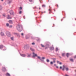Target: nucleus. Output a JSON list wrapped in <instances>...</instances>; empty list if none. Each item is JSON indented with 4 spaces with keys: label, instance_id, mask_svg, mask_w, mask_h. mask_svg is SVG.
Here are the masks:
<instances>
[{
    "label": "nucleus",
    "instance_id": "nucleus-15",
    "mask_svg": "<svg viewBox=\"0 0 76 76\" xmlns=\"http://www.w3.org/2000/svg\"><path fill=\"white\" fill-rule=\"evenodd\" d=\"M69 56H70V54H69V53H66V56L67 57H68Z\"/></svg>",
    "mask_w": 76,
    "mask_h": 76
},
{
    "label": "nucleus",
    "instance_id": "nucleus-20",
    "mask_svg": "<svg viewBox=\"0 0 76 76\" xmlns=\"http://www.w3.org/2000/svg\"><path fill=\"white\" fill-rule=\"evenodd\" d=\"M30 50H31L32 51H34V50L33 49H32V48H30Z\"/></svg>",
    "mask_w": 76,
    "mask_h": 76
},
{
    "label": "nucleus",
    "instance_id": "nucleus-1",
    "mask_svg": "<svg viewBox=\"0 0 76 76\" xmlns=\"http://www.w3.org/2000/svg\"><path fill=\"white\" fill-rule=\"evenodd\" d=\"M17 29L18 31L21 32L22 31V26L21 25H19L17 26Z\"/></svg>",
    "mask_w": 76,
    "mask_h": 76
},
{
    "label": "nucleus",
    "instance_id": "nucleus-8",
    "mask_svg": "<svg viewBox=\"0 0 76 76\" xmlns=\"http://www.w3.org/2000/svg\"><path fill=\"white\" fill-rule=\"evenodd\" d=\"M50 50H54V47H50Z\"/></svg>",
    "mask_w": 76,
    "mask_h": 76
},
{
    "label": "nucleus",
    "instance_id": "nucleus-22",
    "mask_svg": "<svg viewBox=\"0 0 76 76\" xmlns=\"http://www.w3.org/2000/svg\"><path fill=\"white\" fill-rule=\"evenodd\" d=\"M29 38V37H28V36H26V39H28V38Z\"/></svg>",
    "mask_w": 76,
    "mask_h": 76
},
{
    "label": "nucleus",
    "instance_id": "nucleus-49",
    "mask_svg": "<svg viewBox=\"0 0 76 76\" xmlns=\"http://www.w3.org/2000/svg\"><path fill=\"white\" fill-rule=\"evenodd\" d=\"M3 16H4V17H5V15H3Z\"/></svg>",
    "mask_w": 76,
    "mask_h": 76
},
{
    "label": "nucleus",
    "instance_id": "nucleus-19",
    "mask_svg": "<svg viewBox=\"0 0 76 76\" xmlns=\"http://www.w3.org/2000/svg\"><path fill=\"white\" fill-rule=\"evenodd\" d=\"M3 47V45H1L0 46V48H1H1H2Z\"/></svg>",
    "mask_w": 76,
    "mask_h": 76
},
{
    "label": "nucleus",
    "instance_id": "nucleus-17",
    "mask_svg": "<svg viewBox=\"0 0 76 76\" xmlns=\"http://www.w3.org/2000/svg\"><path fill=\"white\" fill-rule=\"evenodd\" d=\"M65 69L66 71H68V70H69V68H68V67L65 68Z\"/></svg>",
    "mask_w": 76,
    "mask_h": 76
},
{
    "label": "nucleus",
    "instance_id": "nucleus-35",
    "mask_svg": "<svg viewBox=\"0 0 76 76\" xmlns=\"http://www.w3.org/2000/svg\"><path fill=\"white\" fill-rule=\"evenodd\" d=\"M9 28H12V26L11 25L9 26Z\"/></svg>",
    "mask_w": 76,
    "mask_h": 76
},
{
    "label": "nucleus",
    "instance_id": "nucleus-13",
    "mask_svg": "<svg viewBox=\"0 0 76 76\" xmlns=\"http://www.w3.org/2000/svg\"><path fill=\"white\" fill-rule=\"evenodd\" d=\"M6 76H10V75L8 73H7L6 74Z\"/></svg>",
    "mask_w": 76,
    "mask_h": 76
},
{
    "label": "nucleus",
    "instance_id": "nucleus-31",
    "mask_svg": "<svg viewBox=\"0 0 76 76\" xmlns=\"http://www.w3.org/2000/svg\"><path fill=\"white\" fill-rule=\"evenodd\" d=\"M21 35L22 37H23V33H21Z\"/></svg>",
    "mask_w": 76,
    "mask_h": 76
},
{
    "label": "nucleus",
    "instance_id": "nucleus-33",
    "mask_svg": "<svg viewBox=\"0 0 76 76\" xmlns=\"http://www.w3.org/2000/svg\"><path fill=\"white\" fill-rule=\"evenodd\" d=\"M7 19H12V17H8Z\"/></svg>",
    "mask_w": 76,
    "mask_h": 76
},
{
    "label": "nucleus",
    "instance_id": "nucleus-46",
    "mask_svg": "<svg viewBox=\"0 0 76 76\" xmlns=\"http://www.w3.org/2000/svg\"><path fill=\"white\" fill-rule=\"evenodd\" d=\"M57 63H59V61H57Z\"/></svg>",
    "mask_w": 76,
    "mask_h": 76
},
{
    "label": "nucleus",
    "instance_id": "nucleus-53",
    "mask_svg": "<svg viewBox=\"0 0 76 76\" xmlns=\"http://www.w3.org/2000/svg\"><path fill=\"white\" fill-rule=\"evenodd\" d=\"M39 1H40V2L41 3V1L40 0H39Z\"/></svg>",
    "mask_w": 76,
    "mask_h": 76
},
{
    "label": "nucleus",
    "instance_id": "nucleus-57",
    "mask_svg": "<svg viewBox=\"0 0 76 76\" xmlns=\"http://www.w3.org/2000/svg\"><path fill=\"white\" fill-rule=\"evenodd\" d=\"M33 9H35V8H33Z\"/></svg>",
    "mask_w": 76,
    "mask_h": 76
},
{
    "label": "nucleus",
    "instance_id": "nucleus-29",
    "mask_svg": "<svg viewBox=\"0 0 76 76\" xmlns=\"http://www.w3.org/2000/svg\"><path fill=\"white\" fill-rule=\"evenodd\" d=\"M58 48H56V51H58Z\"/></svg>",
    "mask_w": 76,
    "mask_h": 76
},
{
    "label": "nucleus",
    "instance_id": "nucleus-23",
    "mask_svg": "<svg viewBox=\"0 0 76 76\" xmlns=\"http://www.w3.org/2000/svg\"><path fill=\"white\" fill-rule=\"evenodd\" d=\"M62 56L63 57H64L65 56V53H62Z\"/></svg>",
    "mask_w": 76,
    "mask_h": 76
},
{
    "label": "nucleus",
    "instance_id": "nucleus-38",
    "mask_svg": "<svg viewBox=\"0 0 76 76\" xmlns=\"http://www.w3.org/2000/svg\"><path fill=\"white\" fill-rule=\"evenodd\" d=\"M22 7H20V10H22Z\"/></svg>",
    "mask_w": 76,
    "mask_h": 76
},
{
    "label": "nucleus",
    "instance_id": "nucleus-18",
    "mask_svg": "<svg viewBox=\"0 0 76 76\" xmlns=\"http://www.w3.org/2000/svg\"><path fill=\"white\" fill-rule=\"evenodd\" d=\"M42 6L43 7H45V5L43 4L42 5Z\"/></svg>",
    "mask_w": 76,
    "mask_h": 76
},
{
    "label": "nucleus",
    "instance_id": "nucleus-44",
    "mask_svg": "<svg viewBox=\"0 0 76 76\" xmlns=\"http://www.w3.org/2000/svg\"><path fill=\"white\" fill-rule=\"evenodd\" d=\"M54 66H56V67L57 66H56V64H54Z\"/></svg>",
    "mask_w": 76,
    "mask_h": 76
},
{
    "label": "nucleus",
    "instance_id": "nucleus-52",
    "mask_svg": "<svg viewBox=\"0 0 76 76\" xmlns=\"http://www.w3.org/2000/svg\"><path fill=\"white\" fill-rule=\"evenodd\" d=\"M8 17H9V16H10V15H8Z\"/></svg>",
    "mask_w": 76,
    "mask_h": 76
},
{
    "label": "nucleus",
    "instance_id": "nucleus-25",
    "mask_svg": "<svg viewBox=\"0 0 76 76\" xmlns=\"http://www.w3.org/2000/svg\"><path fill=\"white\" fill-rule=\"evenodd\" d=\"M38 58H39V59L40 60H41V58L39 56H37Z\"/></svg>",
    "mask_w": 76,
    "mask_h": 76
},
{
    "label": "nucleus",
    "instance_id": "nucleus-50",
    "mask_svg": "<svg viewBox=\"0 0 76 76\" xmlns=\"http://www.w3.org/2000/svg\"><path fill=\"white\" fill-rule=\"evenodd\" d=\"M54 12H56V10H55V9H54Z\"/></svg>",
    "mask_w": 76,
    "mask_h": 76
},
{
    "label": "nucleus",
    "instance_id": "nucleus-48",
    "mask_svg": "<svg viewBox=\"0 0 76 76\" xmlns=\"http://www.w3.org/2000/svg\"><path fill=\"white\" fill-rule=\"evenodd\" d=\"M39 10H40L41 9V8L39 7Z\"/></svg>",
    "mask_w": 76,
    "mask_h": 76
},
{
    "label": "nucleus",
    "instance_id": "nucleus-43",
    "mask_svg": "<svg viewBox=\"0 0 76 76\" xmlns=\"http://www.w3.org/2000/svg\"><path fill=\"white\" fill-rule=\"evenodd\" d=\"M56 68H57V69H58V67L57 66H56Z\"/></svg>",
    "mask_w": 76,
    "mask_h": 76
},
{
    "label": "nucleus",
    "instance_id": "nucleus-7",
    "mask_svg": "<svg viewBox=\"0 0 76 76\" xmlns=\"http://www.w3.org/2000/svg\"><path fill=\"white\" fill-rule=\"evenodd\" d=\"M20 56L22 57H25L26 56V55L23 54H21Z\"/></svg>",
    "mask_w": 76,
    "mask_h": 76
},
{
    "label": "nucleus",
    "instance_id": "nucleus-14",
    "mask_svg": "<svg viewBox=\"0 0 76 76\" xmlns=\"http://www.w3.org/2000/svg\"><path fill=\"white\" fill-rule=\"evenodd\" d=\"M9 23H12V21L11 20H10L9 21Z\"/></svg>",
    "mask_w": 76,
    "mask_h": 76
},
{
    "label": "nucleus",
    "instance_id": "nucleus-28",
    "mask_svg": "<svg viewBox=\"0 0 76 76\" xmlns=\"http://www.w3.org/2000/svg\"><path fill=\"white\" fill-rule=\"evenodd\" d=\"M22 11H20L19 12V14H21L22 13Z\"/></svg>",
    "mask_w": 76,
    "mask_h": 76
},
{
    "label": "nucleus",
    "instance_id": "nucleus-9",
    "mask_svg": "<svg viewBox=\"0 0 76 76\" xmlns=\"http://www.w3.org/2000/svg\"><path fill=\"white\" fill-rule=\"evenodd\" d=\"M63 68L62 69V70L64 71V69H65V66H64V65H63Z\"/></svg>",
    "mask_w": 76,
    "mask_h": 76
},
{
    "label": "nucleus",
    "instance_id": "nucleus-47",
    "mask_svg": "<svg viewBox=\"0 0 76 76\" xmlns=\"http://www.w3.org/2000/svg\"><path fill=\"white\" fill-rule=\"evenodd\" d=\"M14 34H16L17 35H18V34L16 33H14Z\"/></svg>",
    "mask_w": 76,
    "mask_h": 76
},
{
    "label": "nucleus",
    "instance_id": "nucleus-51",
    "mask_svg": "<svg viewBox=\"0 0 76 76\" xmlns=\"http://www.w3.org/2000/svg\"><path fill=\"white\" fill-rule=\"evenodd\" d=\"M2 1H3V0H1Z\"/></svg>",
    "mask_w": 76,
    "mask_h": 76
},
{
    "label": "nucleus",
    "instance_id": "nucleus-56",
    "mask_svg": "<svg viewBox=\"0 0 76 76\" xmlns=\"http://www.w3.org/2000/svg\"><path fill=\"white\" fill-rule=\"evenodd\" d=\"M75 72H76V70H75Z\"/></svg>",
    "mask_w": 76,
    "mask_h": 76
},
{
    "label": "nucleus",
    "instance_id": "nucleus-58",
    "mask_svg": "<svg viewBox=\"0 0 76 76\" xmlns=\"http://www.w3.org/2000/svg\"><path fill=\"white\" fill-rule=\"evenodd\" d=\"M25 47H26V46H25Z\"/></svg>",
    "mask_w": 76,
    "mask_h": 76
},
{
    "label": "nucleus",
    "instance_id": "nucleus-41",
    "mask_svg": "<svg viewBox=\"0 0 76 76\" xmlns=\"http://www.w3.org/2000/svg\"><path fill=\"white\" fill-rule=\"evenodd\" d=\"M62 63H61V62H60L59 63V64L61 65V64H62Z\"/></svg>",
    "mask_w": 76,
    "mask_h": 76
},
{
    "label": "nucleus",
    "instance_id": "nucleus-55",
    "mask_svg": "<svg viewBox=\"0 0 76 76\" xmlns=\"http://www.w3.org/2000/svg\"><path fill=\"white\" fill-rule=\"evenodd\" d=\"M42 13H44V12H42Z\"/></svg>",
    "mask_w": 76,
    "mask_h": 76
},
{
    "label": "nucleus",
    "instance_id": "nucleus-11",
    "mask_svg": "<svg viewBox=\"0 0 76 76\" xmlns=\"http://www.w3.org/2000/svg\"><path fill=\"white\" fill-rule=\"evenodd\" d=\"M70 61H72V62H73V59H72V58H70L69 59Z\"/></svg>",
    "mask_w": 76,
    "mask_h": 76
},
{
    "label": "nucleus",
    "instance_id": "nucleus-30",
    "mask_svg": "<svg viewBox=\"0 0 76 76\" xmlns=\"http://www.w3.org/2000/svg\"><path fill=\"white\" fill-rule=\"evenodd\" d=\"M11 40H12V41H13V37H11Z\"/></svg>",
    "mask_w": 76,
    "mask_h": 76
},
{
    "label": "nucleus",
    "instance_id": "nucleus-27",
    "mask_svg": "<svg viewBox=\"0 0 76 76\" xmlns=\"http://www.w3.org/2000/svg\"><path fill=\"white\" fill-rule=\"evenodd\" d=\"M2 9V7L1 6H0V10H1Z\"/></svg>",
    "mask_w": 76,
    "mask_h": 76
},
{
    "label": "nucleus",
    "instance_id": "nucleus-4",
    "mask_svg": "<svg viewBox=\"0 0 76 76\" xmlns=\"http://www.w3.org/2000/svg\"><path fill=\"white\" fill-rule=\"evenodd\" d=\"M33 57H35V56H37V54H35L34 53H33Z\"/></svg>",
    "mask_w": 76,
    "mask_h": 76
},
{
    "label": "nucleus",
    "instance_id": "nucleus-16",
    "mask_svg": "<svg viewBox=\"0 0 76 76\" xmlns=\"http://www.w3.org/2000/svg\"><path fill=\"white\" fill-rule=\"evenodd\" d=\"M2 70H3V71H6V68H2Z\"/></svg>",
    "mask_w": 76,
    "mask_h": 76
},
{
    "label": "nucleus",
    "instance_id": "nucleus-45",
    "mask_svg": "<svg viewBox=\"0 0 76 76\" xmlns=\"http://www.w3.org/2000/svg\"><path fill=\"white\" fill-rule=\"evenodd\" d=\"M49 12H50V11H51V10L49 9Z\"/></svg>",
    "mask_w": 76,
    "mask_h": 76
},
{
    "label": "nucleus",
    "instance_id": "nucleus-40",
    "mask_svg": "<svg viewBox=\"0 0 76 76\" xmlns=\"http://www.w3.org/2000/svg\"><path fill=\"white\" fill-rule=\"evenodd\" d=\"M42 59H45V57H42Z\"/></svg>",
    "mask_w": 76,
    "mask_h": 76
},
{
    "label": "nucleus",
    "instance_id": "nucleus-2",
    "mask_svg": "<svg viewBox=\"0 0 76 76\" xmlns=\"http://www.w3.org/2000/svg\"><path fill=\"white\" fill-rule=\"evenodd\" d=\"M52 59L53 60V62L52 61L50 62V64H53V63H56V58H53Z\"/></svg>",
    "mask_w": 76,
    "mask_h": 76
},
{
    "label": "nucleus",
    "instance_id": "nucleus-36",
    "mask_svg": "<svg viewBox=\"0 0 76 76\" xmlns=\"http://www.w3.org/2000/svg\"><path fill=\"white\" fill-rule=\"evenodd\" d=\"M56 6H57V7H58V5L57 4L56 5Z\"/></svg>",
    "mask_w": 76,
    "mask_h": 76
},
{
    "label": "nucleus",
    "instance_id": "nucleus-26",
    "mask_svg": "<svg viewBox=\"0 0 76 76\" xmlns=\"http://www.w3.org/2000/svg\"><path fill=\"white\" fill-rule=\"evenodd\" d=\"M6 26H9V23H7Z\"/></svg>",
    "mask_w": 76,
    "mask_h": 76
},
{
    "label": "nucleus",
    "instance_id": "nucleus-5",
    "mask_svg": "<svg viewBox=\"0 0 76 76\" xmlns=\"http://www.w3.org/2000/svg\"><path fill=\"white\" fill-rule=\"evenodd\" d=\"M0 34L1 36H4V34L3 32H1L0 33Z\"/></svg>",
    "mask_w": 76,
    "mask_h": 76
},
{
    "label": "nucleus",
    "instance_id": "nucleus-54",
    "mask_svg": "<svg viewBox=\"0 0 76 76\" xmlns=\"http://www.w3.org/2000/svg\"><path fill=\"white\" fill-rule=\"evenodd\" d=\"M43 13H45V11L44 12H43Z\"/></svg>",
    "mask_w": 76,
    "mask_h": 76
},
{
    "label": "nucleus",
    "instance_id": "nucleus-6",
    "mask_svg": "<svg viewBox=\"0 0 76 76\" xmlns=\"http://www.w3.org/2000/svg\"><path fill=\"white\" fill-rule=\"evenodd\" d=\"M13 13V11L11 10L10 11V14H11V15H12Z\"/></svg>",
    "mask_w": 76,
    "mask_h": 76
},
{
    "label": "nucleus",
    "instance_id": "nucleus-39",
    "mask_svg": "<svg viewBox=\"0 0 76 76\" xmlns=\"http://www.w3.org/2000/svg\"><path fill=\"white\" fill-rule=\"evenodd\" d=\"M60 69H62V67L61 66H60Z\"/></svg>",
    "mask_w": 76,
    "mask_h": 76
},
{
    "label": "nucleus",
    "instance_id": "nucleus-37",
    "mask_svg": "<svg viewBox=\"0 0 76 76\" xmlns=\"http://www.w3.org/2000/svg\"><path fill=\"white\" fill-rule=\"evenodd\" d=\"M29 1L30 2H32V0H29Z\"/></svg>",
    "mask_w": 76,
    "mask_h": 76
},
{
    "label": "nucleus",
    "instance_id": "nucleus-32",
    "mask_svg": "<svg viewBox=\"0 0 76 76\" xmlns=\"http://www.w3.org/2000/svg\"><path fill=\"white\" fill-rule=\"evenodd\" d=\"M31 55H28V57H31Z\"/></svg>",
    "mask_w": 76,
    "mask_h": 76
},
{
    "label": "nucleus",
    "instance_id": "nucleus-42",
    "mask_svg": "<svg viewBox=\"0 0 76 76\" xmlns=\"http://www.w3.org/2000/svg\"><path fill=\"white\" fill-rule=\"evenodd\" d=\"M75 58H76V56H75L74 57Z\"/></svg>",
    "mask_w": 76,
    "mask_h": 76
},
{
    "label": "nucleus",
    "instance_id": "nucleus-12",
    "mask_svg": "<svg viewBox=\"0 0 76 76\" xmlns=\"http://www.w3.org/2000/svg\"><path fill=\"white\" fill-rule=\"evenodd\" d=\"M46 47L45 48V49H47V48H48V47H49L48 45H46Z\"/></svg>",
    "mask_w": 76,
    "mask_h": 76
},
{
    "label": "nucleus",
    "instance_id": "nucleus-3",
    "mask_svg": "<svg viewBox=\"0 0 76 76\" xmlns=\"http://www.w3.org/2000/svg\"><path fill=\"white\" fill-rule=\"evenodd\" d=\"M6 34L8 37H10V33L9 31H7Z\"/></svg>",
    "mask_w": 76,
    "mask_h": 76
},
{
    "label": "nucleus",
    "instance_id": "nucleus-10",
    "mask_svg": "<svg viewBox=\"0 0 76 76\" xmlns=\"http://www.w3.org/2000/svg\"><path fill=\"white\" fill-rule=\"evenodd\" d=\"M8 4H10L12 1V0H9Z\"/></svg>",
    "mask_w": 76,
    "mask_h": 76
},
{
    "label": "nucleus",
    "instance_id": "nucleus-34",
    "mask_svg": "<svg viewBox=\"0 0 76 76\" xmlns=\"http://www.w3.org/2000/svg\"><path fill=\"white\" fill-rule=\"evenodd\" d=\"M32 45H35V43L34 42H33L32 43Z\"/></svg>",
    "mask_w": 76,
    "mask_h": 76
},
{
    "label": "nucleus",
    "instance_id": "nucleus-21",
    "mask_svg": "<svg viewBox=\"0 0 76 76\" xmlns=\"http://www.w3.org/2000/svg\"><path fill=\"white\" fill-rule=\"evenodd\" d=\"M46 61L48 63V62H49V61H50V60H49V59H47L46 60Z\"/></svg>",
    "mask_w": 76,
    "mask_h": 76
},
{
    "label": "nucleus",
    "instance_id": "nucleus-24",
    "mask_svg": "<svg viewBox=\"0 0 76 76\" xmlns=\"http://www.w3.org/2000/svg\"><path fill=\"white\" fill-rule=\"evenodd\" d=\"M41 45L42 47H45V46H44V45H43L41 44Z\"/></svg>",
    "mask_w": 76,
    "mask_h": 76
},
{
    "label": "nucleus",
    "instance_id": "nucleus-59",
    "mask_svg": "<svg viewBox=\"0 0 76 76\" xmlns=\"http://www.w3.org/2000/svg\"><path fill=\"white\" fill-rule=\"evenodd\" d=\"M75 20H76V19H75Z\"/></svg>",
    "mask_w": 76,
    "mask_h": 76
}]
</instances>
